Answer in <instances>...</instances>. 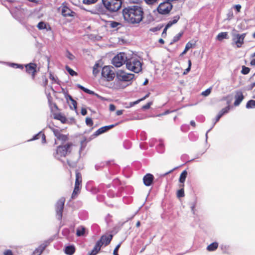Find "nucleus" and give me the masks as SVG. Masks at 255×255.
Listing matches in <instances>:
<instances>
[{
	"label": "nucleus",
	"instance_id": "52",
	"mask_svg": "<svg viewBox=\"0 0 255 255\" xmlns=\"http://www.w3.org/2000/svg\"><path fill=\"white\" fill-rule=\"evenodd\" d=\"M3 255H13L12 251L10 250H6L4 253H3Z\"/></svg>",
	"mask_w": 255,
	"mask_h": 255
},
{
	"label": "nucleus",
	"instance_id": "47",
	"mask_svg": "<svg viewBox=\"0 0 255 255\" xmlns=\"http://www.w3.org/2000/svg\"><path fill=\"white\" fill-rule=\"evenodd\" d=\"M169 25H166L165 27L164 28V29H163V31L162 33V36L163 37H165L166 36V31H167V30L168 28H169Z\"/></svg>",
	"mask_w": 255,
	"mask_h": 255
},
{
	"label": "nucleus",
	"instance_id": "34",
	"mask_svg": "<svg viewBox=\"0 0 255 255\" xmlns=\"http://www.w3.org/2000/svg\"><path fill=\"white\" fill-rule=\"evenodd\" d=\"M122 24L120 22L115 21H110V26L112 28H116L119 25H121Z\"/></svg>",
	"mask_w": 255,
	"mask_h": 255
},
{
	"label": "nucleus",
	"instance_id": "58",
	"mask_svg": "<svg viewBox=\"0 0 255 255\" xmlns=\"http://www.w3.org/2000/svg\"><path fill=\"white\" fill-rule=\"evenodd\" d=\"M81 113L83 116H85L87 114V111L85 108H82L81 109Z\"/></svg>",
	"mask_w": 255,
	"mask_h": 255
},
{
	"label": "nucleus",
	"instance_id": "8",
	"mask_svg": "<svg viewBox=\"0 0 255 255\" xmlns=\"http://www.w3.org/2000/svg\"><path fill=\"white\" fill-rule=\"evenodd\" d=\"M173 5L170 1H164L160 3L157 7L158 12L161 14H168L172 9Z\"/></svg>",
	"mask_w": 255,
	"mask_h": 255
},
{
	"label": "nucleus",
	"instance_id": "32",
	"mask_svg": "<svg viewBox=\"0 0 255 255\" xmlns=\"http://www.w3.org/2000/svg\"><path fill=\"white\" fill-rule=\"evenodd\" d=\"M182 35L183 32H180L177 34L176 35H175L173 37L172 41L171 42V44L177 42L180 39Z\"/></svg>",
	"mask_w": 255,
	"mask_h": 255
},
{
	"label": "nucleus",
	"instance_id": "26",
	"mask_svg": "<svg viewBox=\"0 0 255 255\" xmlns=\"http://www.w3.org/2000/svg\"><path fill=\"white\" fill-rule=\"evenodd\" d=\"M187 172L186 170H184L180 174L179 179V181L180 183H184L186 178L187 176Z\"/></svg>",
	"mask_w": 255,
	"mask_h": 255
},
{
	"label": "nucleus",
	"instance_id": "45",
	"mask_svg": "<svg viewBox=\"0 0 255 255\" xmlns=\"http://www.w3.org/2000/svg\"><path fill=\"white\" fill-rule=\"evenodd\" d=\"M194 45L190 42H188L185 47V49L186 51H188L190 48L193 47Z\"/></svg>",
	"mask_w": 255,
	"mask_h": 255
},
{
	"label": "nucleus",
	"instance_id": "49",
	"mask_svg": "<svg viewBox=\"0 0 255 255\" xmlns=\"http://www.w3.org/2000/svg\"><path fill=\"white\" fill-rule=\"evenodd\" d=\"M98 0H83V2L86 4H91L95 3Z\"/></svg>",
	"mask_w": 255,
	"mask_h": 255
},
{
	"label": "nucleus",
	"instance_id": "40",
	"mask_svg": "<svg viewBox=\"0 0 255 255\" xmlns=\"http://www.w3.org/2000/svg\"><path fill=\"white\" fill-rule=\"evenodd\" d=\"M86 124L89 127H92L93 125V122L91 118L87 117L86 118Z\"/></svg>",
	"mask_w": 255,
	"mask_h": 255
},
{
	"label": "nucleus",
	"instance_id": "55",
	"mask_svg": "<svg viewBox=\"0 0 255 255\" xmlns=\"http://www.w3.org/2000/svg\"><path fill=\"white\" fill-rule=\"evenodd\" d=\"M142 101L141 99H138L137 100H136V101L134 102H132V103H130V107H132L133 106V105H135V104H137L138 103H139L140 102Z\"/></svg>",
	"mask_w": 255,
	"mask_h": 255
},
{
	"label": "nucleus",
	"instance_id": "53",
	"mask_svg": "<svg viewBox=\"0 0 255 255\" xmlns=\"http://www.w3.org/2000/svg\"><path fill=\"white\" fill-rule=\"evenodd\" d=\"M235 8L238 12H240L241 9V5L240 4H237L234 6Z\"/></svg>",
	"mask_w": 255,
	"mask_h": 255
},
{
	"label": "nucleus",
	"instance_id": "31",
	"mask_svg": "<svg viewBox=\"0 0 255 255\" xmlns=\"http://www.w3.org/2000/svg\"><path fill=\"white\" fill-rule=\"evenodd\" d=\"M246 108L247 109L255 108V101L253 100L249 101L246 104Z\"/></svg>",
	"mask_w": 255,
	"mask_h": 255
},
{
	"label": "nucleus",
	"instance_id": "3",
	"mask_svg": "<svg viewBox=\"0 0 255 255\" xmlns=\"http://www.w3.org/2000/svg\"><path fill=\"white\" fill-rule=\"evenodd\" d=\"M126 64L128 70L134 73H138L142 70V64L136 58L130 57L127 59Z\"/></svg>",
	"mask_w": 255,
	"mask_h": 255
},
{
	"label": "nucleus",
	"instance_id": "51",
	"mask_svg": "<svg viewBox=\"0 0 255 255\" xmlns=\"http://www.w3.org/2000/svg\"><path fill=\"white\" fill-rule=\"evenodd\" d=\"M91 191L93 193H97L99 191V189L98 188H97L96 187H92Z\"/></svg>",
	"mask_w": 255,
	"mask_h": 255
},
{
	"label": "nucleus",
	"instance_id": "37",
	"mask_svg": "<svg viewBox=\"0 0 255 255\" xmlns=\"http://www.w3.org/2000/svg\"><path fill=\"white\" fill-rule=\"evenodd\" d=\"M70 108L72 110H76L77 109V102L75 100H72L69 105Z\"/></svg>",
	"mask_w": 255,
	"mask_h": 255
},
{
	"label": "nucleus",
	"instance_id": "63",
	"mask_svg": "<svg viewBox=\"0 0 255 255\" xmlns=\"http://www.w3.org/2000/svg\"><path fill=\"white\" fill-rule=\"evenodd\" d=\"M190 124H191V125L192 126H193V127H195V126H196V123H195V122L194 121H191L190 122Z\"/></svg>",
	"mask_w": 255,
	"mask_h": 255
},
{
	"label": "nucleus",
	"instance_id": "30",
	"mask_svg": "<svg viewBox=\"0 0 255 255\" xmlns=\"http://www.w3.org/2000/svg\"><path fill=\"white\" fill-rule=\"evenodd\" d=\"M179 18H180V16L179 15L175 16L173 17V19L172 20L169 21L167 24L169 25V27H170L173 24L177 23V22L178 21Z\"/></svg>",
	"mask_w": 255,
	"mask_h": 255
},
{
	"label": "nucleus",
	"instance_id": "44",
	"mask_svg": "<svg viewBox=\"0 0 255 255\" xmlns=\"http://www.w3.org/2000/svg\"><path fill=\"white\" fill-rule=\"evenodd\" d=\"M11 66L14 68H19L21 69H22L23 68V66L21 64L11 63Z\"/></svg>",
	"mask_w": 255,
	"mask_h": 255
},
{
	"label": "nucleus",
	"instance_id": "64",
	"mask_svg": "<svg viewBox=\"0 0 255 255\" xmlns=\"http://www.w3.org/2000/svg\"><path fill=\"white\" fill-rule=\"evenodd\" d=\"M250 89H252L253 88H254L255 87V82L252 83L250 86Z\"/></svg>",
	"mask_w": 255,
	"mask_h": 255
},
{
	"label": "nucleus",
	"instance_id": "50",
	"mask_svg": "<svg viewBox=\"0 0 255 255\" xmlns=\"http://www.w3.org/2000/svg\"><path fill=\"white\" fill-rule=\"evenodd\" d=\"M151 104H152V102H148V103H147L146 104H145V105L142 106V109H148L150 108V106L151 105Z\"/></svg>",
	"mask_w": 255,
	"mask_h": 255
},
{
	"label": "nucleus",
	"instance_id": "48",
	"mask_svg": "<svg viewBox=\"0 0 255 255\" xmlns=\"http://www.w3.org/2000/svg\"><path fill=\"white\" fill-rule=\"evenodd\" d=\"M98 64H96L93 67V74L95 75H96L98 73V70H97V68L98 67Z\"/></svg>",
	"mask_w": 255,
	"mask_h": 255
},
{
	"label": "nucleus",
	"instance_id": "27",
	"mask_svg": "<svg viewBox=\"0 0 255 255\" xmlns=\"http://www.w3.org/2000/svg\"><path fill=\"white\" fill-rule=\"evenodd\" d=\"M108 127L107 126H104V127H103L100 128L95 132V133H94L95 135H96V136L99 135L108 131L109 130Z\"/></svg>",
	"mask_w": 255,
	"mask_h": 255
},
{
	"label": "nucleus",
	"instance_id": "5",
	"mask_svg": "<svg viewBox=\"0 0 255 255\" xmlns=\"http://www.w3.org/2000/svg\"><path fill=\"white\" fill-rule=\"evenodd\" d=\"M53 132L56 139L61 142H65L69 139V134L64 131V129H59L54 127H49Z\"/></svg>",
	"mask_w": 255,
	"mask_h": 255
},
{
	"label": "nucleus",
	"instance_id": "20",
	"mask_svg": "<svg viewBox=\"0 0 255 255\" xmlns=\"http://www.w3.org/2000/svg\"><path fill=\"white\" fill-rule=\"evenodd\" d=\"M46 246L47 245L44 244L40 245L34 251L31 255H41Z\"/></svg>",
	"mask_w": 255,
	"mask_h": 255
},
{
	"label": "nucleus",
	"instance_id": "38",
	"mask_svg": "<svg viewBox=\"0 0 255 255\" xmlns=\"http://www.w3.org/2000/svg\"><path fill=\"white\" fill-rule=\"evenodd\" d=\"M250 71V69L249 67H246L245 66H243L242 67V69L241 71V73L243 74L246 75L248 74Z\"/></svg>",
	"mask_w": 255,
	"mask_h": 255
},
{
	"label": "nucleus",
	"instance_id": "62",
	"mask_svg": "<svg viewBox=\"0 0 255 255\" xmlns=\"http://www.w3.org/2000/svg\"><path fill=\"white\" fill-rule=\"evenodd\" d=\"M149 94L150 93H148V94H147L144 97H143V98H141V100L142 101H143L144 100H145L146 98H147V97H149Z\"/></svg>",
	"mask_w": 255,
	"mask_h": 255
},
{
	"label": "nucleus",
	"instance_id": "39",
	"mask_svg": "<svg viewBox=\"0 0 255 255\" xmlns=\"http://www.w3.org/2000/svg\"><path fill=\"white\" fill-rule=\"evenodd\" d=\"M148 5H154L158 3L159 0H144Z\"/></svg>",
	"mask_w": 255,
	"mask_h": 255
},
{
	"label": "nucleus",
	"instance_id": "43",
	"mask_svg": "<svg viewBox=\"0 0 255 255\" xmlns=\"http://www.w3.org/2000/svg\"><path fill=\"white\" fill-rule=\"evenodd\" d=\"M121 244H122V243H120V244H119L116 247V248H115V249L114 250V252H113V255H119V254H118V251H119V248H120V247L121 246Z\"/></svg>",
	"mask_w": 255,
	"mask_h": 255
},
{
	"label": "nucleus",
	"instance_id": "7",
	"mask_svg": "<svg viewBox=\"0 0 255 255\" xmlns=\"http://www.w3.org/2000/svg\"><path fill=\"white\" fill-rule=\"evenodd\" d=\"M102 76L108 81L113 80L115 77L114 67L111 66H105L102 68Z\"/></svg>",
	"mask_w": 255,
	"mask_h": 255
},
{
	"label": "nucleus",
	"instance_id": "10",
	"mask_svg": "<svg viewBox=\"0 0 255 255\" xmlns=\"http://www.w3.org/2000/svg\"><path fill=\"white\" fill-rule=\"evenodd\" d=\"M117 78L122 81L128 82L132 80L134 75L133 74L127 73L124 71L119 70L116 73Z\"/></svg>",
	"mask_w": 255,
	"mask_h": 255
},
{
	"label": "nucleus",
	"instance_id": "25",
	"mask_svg": "<svg viewBox=\"0 0 255 255\" xmlns=\"http://www.w3.org/2000/svg\"><path fill=\"white\" fill-rule=\"evenodd\" d=\"M86 229L83 226L79 227L76 230V235L78 237L82 236L85 234Z\"/></svg>",
	"mask_w": 255,
	"mask_h": 255
},
{
	"label": "nucleus",
	"instance_id": "24",
	"mask_svg": "<svg viewBox=\"0 0 255 255\" xmlns=\"http://www.w3.org/2000/svg\"><path fill=\"white\" fill-rule=\"evenodd\" d=\"M218 246L219 245L217 242H214L207 246V250L209 252L215 251L218 248Z\"/></svg>",
	"mask_w": 255,
	"mask_h": 255
},
{
	"label": "nucleus",
	"instance_id": "61",
	"mask_svg": "<svg viewBox=\"0 0 255 255\" xmlns=\"http://www.w3.org/2000/svg\"><path fill=\"white\" fill-rule=\"evenodd\" d=\"M250 64L252 66H255V59H253L251 60Z\"/></svg>",
	"mask_w": 255,
	"mask_h": 255
},
{
	"label": "nucleus",
	"instance_id": "17",
	"mask_svg": "<svg viewBox=\"0 0 255 255\" xmlns=\"http://www.w3.org/2000/svg\"><path fill=\"white\" fill-rule=\"evenodd\" d=\"M230 102H228V106H227L226 108L223 109L221 111H220L218 115L217 116L216 118V121L215 123L218 122L220 118L225 114L228 113L230 109V107L229 106Z\"/></svg>",
	"mask_w": 255,
	"mask_h": 255
},
{
	"label": "nucleus",
	"instance_id": "29",
	"mask_svg": "<svg viewBox=\"0 0 255 255\" xmlns=\"http://www.w3.org/2000/svg\"><path fill=\"white\" fill-rule=\"evenodd\" d=\"M49 105L51 112H53L54 110H59L58 106H57L56 103H52L51 101L49 100Z\"/></svg>",
	"mask_w": 255,
	"mask_h": 255
},
{
	"label": "nucleus",
	"instance_id": "23",
	"mask_svg": "<svg viewBox=\"0 0 255 255\" xmlns=\"http://www.w3.org/2000/svg\"><path fill=\"white\" fill-rule=\"evenodd\" d=\"M216 38L220 41H222L224 39H228V33L227 32H220L217 35Z\"/></svg>",
	"mask_w": 255,
	"mask_h": 255
},
{
	"label": "nucleus",
	"instance_id": "16",
	"mask_svg": "<svg viewBox=\"0 0 255 255\" xmlns=\"http://www.w3.org/2000/svg\"><path fill=\"white\" fill-rule=\"evenodd\" d=\"M235 98V101L234 103V105L236 107L239 106L244 99V96L242 92L237 91L236 93Z\"/></svg>",
	"mask_w": 255,
	"mask_h": 255
},
{
	"label": "nucleus",
	"instance_id": "28",
	"mask_svg": "<svg viewBox=\"0 0 255 255\" xmlns=\"http://www.w3.org/2000/svg\"><path fill=\"white\" fill-rule=\"evenodd\" d=\"M101 248L98 244H96L93 249L91 253H89L88 255H96L100 251Z\"/></svg>",
	"mask_w": 255,
	"mask_h": 255
},
{
	"label": "nucleus",
	"instance_id": "18",
	"mask_svg": "<svg viewBox=\"0 0 255 255\" xmlns=\"http://www.w3.org/2000/svg\"><path fill=\"white\" fill-rule=\"evenodd\" d=\"M62 14L63 16H74L75 12L71 10L66 6H64L62 9Z\"/></svg>",
	"mask_w": 255,
	"mask_h": 255
},
{
	"label": "nucleus",
	"instance_id": "4",
	"mask_svg": "<svg viewBox=\"0 0 255 255\" xmlns=\"http://www.w3.org/2000/svg\"><path fill=\"white\" fill-rule=\"evenodd\" d=\"M105 8L111 12H116L119 10L122 6L121 0H102Z\"/></svg>",
	"mask_w": 255,
	"mask_h": 255
},
{
	"label": "nucleus",
	"instance_id": "22",
	"mask_svg": "<svg viewBox=\"0 0 255 255\" xmlns=\"http://www.w3.org/2000/svg\"><path fill=\"white\" fill-rule=\"evenodd\" d=\"M41 138V141L42 143L46 142V136L43 132L42 131L39 132L31 139V140H36Z\"/></svg>",
	"mask_w": 255,
	"mask_h": 255
},
{
	"label": "nucleus",
	"instance_id": "13",
	"mask_svg": "<svg viewBox=\"0 0 255 255\" xmlns=\"http://www.w3.org/2000/svg\"><path fill=\"white\" fill-rule=\"evenodd\" d=\"M246 35V33L242 34H235L233 35V40L235 43L237 47L240 48L242 46Z\"/></svg>",
	"mask_w": 255,
	"mask_h": 255
},
{
	"label": "nucleus",
	"instance_id": "35",
	"mask_svg": "<svg viewBox=\"0 0 255 255\" xmlns=\"http://www.w3.org/2000/svg\"><path fill=\"white\" fill-rule=\"evenodd\" d=\"M176 195L179 198L184 197L185 194L184 189H180L178 190L177 192Z\"/></svg>",
	"mask_w": 255,
	"mask_h": 255
},
{
	"label": "nucleus",
	"instance_id": "46",
	"mask_svg": "<svg viewBox=\"0 0 255 255\" xmlns=\"http://www.w3.org/2000/svg\"><path fill=\"white\" fill-rule=\"evenodd\" d=\"M211 92V89L210 88L207 89L205 91H203L202 93V95L204 96H208Z\"/></svg>",
	"mask_w": 255,
	"mask_h": 255
},
{
	"label": "nucleus",
	"instance_id": "41",
	"mask_svg": "<svg viewBox=\"0 0 255 255\" xmlns=\"http://www.w3.org/2000/svg\"><path fill=\"white\" fill-rule=\"evenodd\" d=\"M67 162L68 165L71 167H74L76 166V162L75 161H72L69 159L67 160Z\"/></svg>",
	"mask_w": 255,
	"mask_h": 255
},
{
	"label": "nucleus",
	"instance_id": "60",
	"mask_svg": "<svg viewBox=\"0 0 255 255\" xmlns=\"http://www.w3.org/2000/svg\"><path fill=\"white\" fill-rule=\"evenodd\" d=\"M118 123L116 124L115 125H109V126H107L108 127V129H110L111 128H113L115 127L116 126L118 125Z\"/></svg>",
	"mask_w": 255,
	"mask_h": 255
},
{
	"label": "nucleus",
	"instance_id": "15",
	"mask_svg": "<svg viewBox=\"0 0 255 255\" xmlns=\"http://www.w3.org/2000/svg\"><path fill=\"white\" fill-rule=\"evenodd\" d=\"M154 180V176L150 173H147L143 177V182L144 184L146 186H150Z\"/></svg>",
	"mask_w": 255,
	"mask_h": 255
},
{
	"label": "nucleus",
	"instance_id": "57",
	"mask_svg": "<svg viewBox=\"0 0 255 255\" xmlns=\"http://www.w3.org/2000/svg\"><path fill=\"white\" fill-rule=\"evenodd\" d=\"M161 27H155L150 29V31L152 32H156L160 29Z\"/></svg>",
	"mask_w": 255,
	"mask_h": 255
},
{
	"label": "nucleus",
	"instance_id": "21",
	"mask_svg": "<svg viewBox=\"0 0 255 255\" xmlns=\"http://www.w3.org/2000/svg\"><path fill=\"white\" fill-rule=\"evenodd\" d=\"M76 251V249L73 245L68 246L65 247L64 253L68 255H73Z\"/></svg>",
	"mask_w": 255,
	"mask_h": 255
},
{
	"label": "nucleus",
	"instance_id": "19",
	"mask_svg": "<svg viewBox=\"0 0 255 255\" xmlns=\"http://www.w3.org/2000/svg\"><path fill=\"white\" fill-rule=\"evenodd\" d=\"M53 118L60 121L62 124H65L68 121L66 117L62 113H54Z\"/></svg>",
	"mask_w": 255,
	"mask_h": 255
},
{
	"label": "nucleus",
	"instance_id": "12",
	"mask_svg": "<svg viewBox=\"0 0 255 255\" xmlns=\"http://www.w3.org/2000/svg\"><path fill=\"white\" fill-rule=\"evenodd\" d=\"M65 201V198H61L57 201L56 204V212L59 219H62Z\"/></svg>",
	"mask_w": 255,
	"mask_h": 255
},
{
	"label": "nucleus",
	"instance_id": "11",
	"mask_svg": "<svg viewBox=\"0 0 255 255\" xmlns=\"http://www.w3.org/2000/svg\"><path fill=\"white\" fill-rule=\"evenodd\" d=\"M25 67L26 73L30 74L31 78L34 80L37 73V64L34 63H30L25 65Z\"/></svg>",
	"mask_w": 255,
	"mask_h": 255
},
{
	"label": "nucleus",
	"instance_id": "54",
	"mask_svg": "<svg viewBox=\"0 0 255 255\" xmlns=\"http://www.w3.org/2000/svg\"><path fill=\"white\" fill-rule=\"evenodd\" d=\"M84 92H85V93H88V94H91V95H93L94 94V92L92 91H91L87 88H85L84 91Z\"/></svg>",
	"mask_w": 255,
	"mask_h": 255
},
{
	"label": "nucleus",
	"instance_id": "56",
	"mask_svg": "<svg viewBox=\"0 0 255 255\" xmlns=\"http://www.w3.org/2000/svg\"><path fill=\"white\" fill-rule=\"evenodd\" d=\"M109 110L111 111H114L116 110V107L114 104H110L109 106Z\"/></svg>",
	"mask_w": 255,
	"mask_h": 255
},
{
	"label": "nucleus",
	"instance_id": "59",
	"mask_svg": "<svg viewBox=\"0 0 255 255\" xmlns=\"http://www.w3.org/2000/svg\"><path fill=\"white\" fill-rule=\"evenodd\" d=\"M123 112H124V110H118L117 112H116V115L117 116H120V115H121L123 114Z\"/></svg>",
	"mask_w": 255,
	"mask_h": 255
},
{
	"label": "nucleus",
	"instance_id": "6",
	"mask_svg": "<svg viewBox=\"0 0 255 255\" xmlns=\"http://www.w3.org/2000/svg\"><path fill=\"white\" fill-rule=\"evenodd\" d=\"M82 183V174L78 170H76L74 189L71 195V199H75L77 197L81 189Z\"/></svg>",
	"mask_w": 255,
	"mask_h": 255
},
{
	"label": "nucleus",
	"instance_id": "42",
	"mask_svg": "<svg viewBox=\"0 0 255 255\" xmlns=\"http://www.w3.org/2000/svg\"><path fill=\"white\" fill-rule=\"evenodd\" d=\"M188 68H187V69H185V70L184 71V73H183V74H187V73H188V72L190 71V70H191V64H192L191 60H188Z\"/></svg>",
	"mask_w": 255,
	"mask_h": 255
},
{
	"label": "nucleus",
	"instance_id": "36",
	"mask_svg": "<svg viewBox=\"0 0 255 255\" xmlns=\"http://www.w3.org/2000/svg\"><path fill=\"white\" fill-rule=\"evenodd\" d=\"M66 69L68 71V72L69 73V74L72 76H77V73L75 71H74L73 70H72L71 68H70L68 66L66 67Z\"/></svg>",
	"mask_w": 255,
	"mask_h": 255
},
{
	"label": "nucleus",
	"instance_id": "33",
	"mask_svg": "<svg viewBox=\"0 0 255 255\" xmlns=\"http://www.w3.org/2000/svg\"><path fill=\"white\" fill-rule=\"evenodd\" d=\"M37 27L40 30L44 29L46 28V24L44 22L41 21L38 23Z\"/></svg>",
	"mask_w": 255,
	"mask_h": 255
},
{
	"label": "nucleus",
	"instance_id": "1",
	"mask_svg": "<svg viewBox=\"0 0 255 255\" xmlns=\"http://www.w3.org/2000/svg\"><path fill=\"white\" fill-rule=\"evenodd\" d=\"M122 13L125 21L129 24H139L144 18L143 9L137 5L125 7Z\"/></svg>",
	"mask_w": 255,
	"mask_h": 255
},
{
	"label": "nucleus",
	"instance_id": "9",
	"mask_svg": "<svg viewBox=\"0 0 255 255\" xmlns=\"http://www.w3.org/2000/svg\"><path fill=\"white\" fill-rule=\"evenodd\" d=\"M127 59L126 54L121 52L113 58L112 63L115 67H120L124 64L126 63Z\"/></svg>",
	"mask_w": 255,
	"mask_h": 255
},
{
	"label": "nucleus",
	"instance_id": "2",
	"mask_svg": "<svg viewBox=\"0 0 255 255\" xmlns=\"http://www.w3.org/2000/svg\"><path fill=\"white\" fill-rule=\"evenodd\" d=\"M73 145L74 144L72 142H69L65 144L58 146L56 149L55 152L54 153V157L58 159L65 157L71 152L72 147Z\"/></svg>",
	"mask_w": 255,
	"mask_h": 255
},
{
	"label": "nucleus",
	"instance_id": "14",
	"mask_svg": "<svg viewBox=\"0 0 255 255\" xmlns=\"http://www.w3.org/2000/svg\"><path fill=\"white\" fill-rule=\"evenodd\" d=\"M113 237V236L112 235H109L108 236L103 235L96 243L98 244L99 247L101 248L103 245L107 246L110 244L112 240Z\"/></svg>",
	"mask_w": 255,
	"mask_h": 255
}]
</instances>
